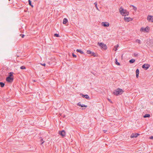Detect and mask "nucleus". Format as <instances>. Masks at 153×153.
<instances>
[{
	"instance_id": "nucleus-7",
	"label": "nucleus",
	"mask_w": 153,
	"mask_h": 153,
	"mask_svg": "<svg viewBox=\"0 0 153 153\" xmlns=\"http://www.w3.org/2000/svg\"><path fill=\"white\" fill-rule=\"evenodd\" d=\"M102 25L104 27H108L109 26V23L108 22H103L102 23Z\"/></svg>"
},
{
	"instance_id": "nucleus-17",
	"label": "nucleus",
	"mask_w": 153,
	"mask_h": 153,
	"mask_svg": "<svg viewBox=\"0 0 153 153\" xmlns=\"http://www.w3.org/2000/svg\"><path fill=\"white\" fill-rule=\"evenodd\" d=\"M135 61V60L134 59H132L129 60V62L130 63H133Z\"/></svg>"
},
{
	"instance_id": "nucleus-26",
	"label": "nucleus",
	"mask_w": 153,
	"mask_h": 153,
	"mask_svg": "<svg viewBox=\"0 0 153 153\" xmlns=\"http://www.w3.org/2000/svg\"><path fill=\"white\" fill-rule=\"evenodd\" d=\"M87 53L88 54H91V51L90 50H88L87 51Z\"/></svg>"
},
{
	"instance_id": "nucleus-6",
	"label": "nucleus",
	"mask_w": 153,
	"mask_h": 153,
	"mask_svg": "<svg viewBox=\"0 0 153 153\" xmlns=\"http://www.w3.org/2000/svg\"><path fill=\"white\" fill-rule=\"evenodd\" d=\"M150 66V65L148 64H145L143 65L142 68L145 70L147 69Z\"/></svg>"
},
{
	"instance_id": "nucleus-3",
	"label": "nucleus",
	"mask_w": 153,
	"mask_h": 153,
	"mask_svg": "<svg viewBox=\"0 0 153 153\" xmlns=\"http://www.w3.org/2000/svg\"><path fill=\"white\" fill-rule=\"evenodd\" d=\"M149 30L150 27L148 26H147L146 28L141 27L140 29V31L142 32L148 33L149 32Z\"/></svg>"
},
{
	"instance_id": "nucleus-18",
	"label": "nucleus",
	"mask_w": 153,
	"mask_h": 153,
	"mask_svg": "<svg viewBox=\"0 0 153 153\" xmlns=\"http://www.w3.org/2000/svg\"><path fill=\"white\" fill-rule=\"evenodd\" d=\"M94 4L95 5V6L96 8L97 9V10H99V9H98V8L97 7V3L96 2H95L94 3Z\"/></svg>"
},
{
	"instance_id": "nucleus-22",
	"label": "nucleus",
	"mask_w": 153,
	"mask_h": 153,
	"mask_svg": "<svg viewBox=\"0 0 153 153\" xmlns=\"http://www.w3.org/2000/svg\"><path fill=\"white\" fill-rule=\"evenodd\" d=\"M131 6H132L133 7V9L135 11H136L137 10V8L136 7H135V6L133 5H131Z\"/></svg>"
},
{
	"instance_id": "nucleus-1",
	"label": "nucleus",
	"mask_w": 153,
	"mask_h": 153,
	"mask_svg": "<svg viewBox=\"0 0 153 153\" xmlns=\"http://www.w3.org/2000/svg\"><path fill=\"white\" fill-rule=\"evenodd\" d=\"M119 11L120 14L123 16H128L129 14L128 12L126 10H124L122 7L120 8Z\"/></svg>"
},
{
	"instance_id": "nucleus-37",
	"label": "nucleus",
	"mask_w": 153,
	"mask_h": 153,
	"mask_svg": "<svg viewBox=\"0 0 153 153\" xmlns=\"http://www.w3.org/2000/svg\"><path fill=\"white\" fill-rule=\"evenodd\" d=\"M108 101H109V102H111V100H110V99H108Z\"/></svg>"
},
{
	"instance_id": "nucleus-10",
	"label": "nucleus",
	"mask_w": 153,
	"mask_h": 153,
	"mask_svg": "<svg viewBox=\"0 0 153 153\" xmlns=\"http://www.w3.org/2000/svg\"><path fill=\"white\" fill-rule=\"evenodd\" d=\"M6 80L8 82H11L13 81V78L10 76H8L6 78Z\"/></svg>"
},
{
	"instance_id": "nucleus-4",
	"label": "nucleus",
	"mask_w": 153,
	"mask_h": 153,
	"mask_svg": "<svg viewBox=\"0 0 153 153\" xmlns=\"http://www.w3.org/2000/svg\"><path fill=\"white\" fill-rule=\"evenodd\" d=\"M98 44L99 45V46H100L103 49L106 50L107 49V48L106 46L103 43H99V42H98Z\"/></svg>"
},
{
	"instance_id": "nucleus-27",
	"label": "nucleus",
	"mask_w": 153,
	"mask_h": 153,
	"mask_svg": "<svg viewBox=\"0 0 153 153\" xmlns=\"http://www.w3.org/2000/svg\"><path fill=\"white\" fill-rule=\"evenodd\" d=\"M136 74H139V71L138 69H137L136 71Z\"/></svg>"
},
{
	"instance_id": "nucleus-2",
	"label": "nucleus",
	"mask_w": 153,
	"mask_h": 153,
	"mask_svg": "<svg viewBox=\"0 0 153 153\" xmlns=\"http://www.w3.org/2000/svg\"><path fill=\"white\" fill-rule=\"evenodd\" d=\"M123 92L122 89L118 88L114 91L113 94L116 95H118L122 94Z\"/></svg>"
},
{
	"instance_id": "nucleus-31",
	"label": "nucleus",
	"mask_w": 153,
	"mask_h": 153,
	"mask_svg": "<svg viewBox=\"0 0 153 153\" xmlns=\"http://www.w3.org/2000/svg\"><path fill=\"white\" fill-rule=\"evenodd\" d=\"M72 56L74 57H75V58L76 57V56L73 53H72Z\"/></svg>"
},
{
	"instance_id": "nucleus-33",
	"label": "nucleus",
	"mask_w": 153,
	"mask_h": 153,
	"mask_svg": "<svg viewBox=\"0 0 153 153\" xmlns=\"http://www.w3.org/2000/svg\"><path fill=\"white\" fill-rule=\"evenodd\" d=\"M149 139H153V136H152L150 137Z\"/></svg>"
},
{
	"instance_id": "nucleus-25",
	"label": "nucleus",
	"mask_w": 153,
	"mask_h": 153,
	"mask_svg": "<svg viewBox=\"0 0 153 153\" xmlns=\"http://www.w3.org/2000/svg\"><path fill=\"white\" fill-rule=\"evenodd\" d=\"M20 69H26V67L24 66H22L20 67Z\"/></svg>"
},
{
	"instance_id": "nucleus-32",
	"label": "nucleus",
	"mask_w": 153,
	"mask_h": 153,
	"mask_svg": "<svg viewBox=\"0 0 153 153\" xmlns=\"http://www.w3.org/2000/svg\"><path fill=\"white\" fill-rule=\"evenodd\" d=\"M20 36H21V37L22 38H23L25 36L23 34H21L20 35Z\"/></svg>"
},
{
	"instance_id": "nucleus-24",
	"label": "nucleus",
	"mask_w": 153,
	"mask_h": 153,
	"mask_svg": "<svg viewBox=\"0 0 153 153\" xmlns=\"http://www.w3.org/2000/svg\"><path fill=\"white\" fill-rule=\"evenodd\" d=\"M29 4L32 7H33V6L31 4V1L30 0H28Z\"/></svg>"
},
{
	"instance_id": "nucleus-14",
	"label": "nucleus",
	"mask_w": 153,
	"mask_h": 153,
	"mask_svg": "<svg viewBox=\"0 0 153 153\" xmlns=\"http://www.w3.org/2000/svg\"><path fill=\"white\" fill-rule=\"evenodd\" d=\"M76 51L80 53L81 54H82L84 53L81 50L77 49Z\"/></svg>"
},
{
	"instance_id": "nucleus-30",
	"label": "nucleus",
	"mask_w": 153,
	"mask_h": 153,
	"mask_svg": "<svg viewBox=\"0 0 153 153\" xmlns=\"http://www.w3.org/2000/svg\"><path fill=\"white\" fill-rule=\"evenodd\" d=\"M13 73L12 72H10V76H10V77H11V76H13Z\"/></svg>"
},
{
	"instance_id": "nucleus-12",
	"label": "nucleus",
	"mask_w": 153,
	"mask_h": 153,
	"mask_svg": "<svg viewBox=\"0 0 153 153\" xmlns=\"http://www.w3.org/2000/svg\"><path fill=\"white\" fill-rule=\"evenodd\" d=\"M80 95L82 96V97H85V98H86L87 99H89V97L88 96L87 94L86 95H84L82 94H80Z\"/></svg>"
},
{
	"instance_id": "nucleus-9",
	"label": "nucleus",
	"mask_w": 153,
	"mask_h": 153,
	"mask_svg": "<svg viewBox=\"0 0 153 153\" xmlns=\"http://www.w3.org/2000/svg\"><path fill=\"white\" fill-rule=\"evenodd\" d=\"M124 19L125 21L127 22H129L132 20V19L130 17H124Z\"/></svg>"
},
{
	"instance_id": "nucleus-19",
	"label": "nucleus",
	"mask_w": 153,
	"mask_h": 153,
	"mask_svg": "<svg viewBox=\"0 0 153 153\" xmlns=\"http://www.w3.org/2000/svg\"><path fill=\"white\" fill-rule=\"evenodd\" d=\"M119 47L118 45H116L114 46V48H115V51H116L117 50V48Z\"/></svg>"
},
{
	"instance_id": "nucleus-21",
	"label": "nucleus",
	"mask_w": 153,
	"mask_h": 153,
	"mask_svg": "<svg viewBox=\"0 0 153 153\" xmlns=\"http://www.w3.org/2000/svg\"><path fill=\"white\" fill-rule=\"evenodd\" d=\"M150 117V115L149 114H146L143 117L144 118H146V117Z\"/></svg>"
},
{
	"instance_id": "nucleus-35",
	"label": "nucleus",
	"mask_w": 153,
	"mask_h": 153,
	"mask_svg": "<svg viewBox=\"0 0 153 153\" xmlns=\"http://www.w3.org/2000/svg\"><path fill=\"white\" fill-rule=\"evenodd\" d=\"M103 131L104 132V133H106L107 132V130H104Z\"/></svg>"
},
{
	"instance_id": "nucleus-20",
	"label": "nucleus",
	"mask_w": 153,
	"mask_h": 153,
	"mask_svg": "<svg viewBox=\"0 0 153 153\" xmlns=\"http://www.w3.org/2000/svg\"><path fill=\"white\" fill-rule=\"evenodd\" d=\"M0 85L1 87H3L4 85V84L2 82H0Z\"/></svg>"
},
{
	"instance_id": "nucleus-15",
	"label": "nucleus",
	"mask_w": 153,
	"mask_h": 153,
	"mask_svg": "<svg viewBox=\"0 0 153 153\" xmlns=\"http://www.w3.org/2000/svg\"><path fill=\"white\" fill-rule=\"evenodd\" d=\"M68 22V20L66 18H64L63 20V24H65Z\"/></svg>"
},
{
	"instance_id": "nucleus-13",
	"label": "nucleus",
	"mask_w": 153,
	"mask_h": 153,
	"mask_svg": "<svg viewBox=\"0 0 153 153\" xmlns=\"http://www.w3.org/2000/svg\"><path fill=\"white\" fill-rule=\"evenodd\" d=\"M77 105H79V106H81L82 107H87V105H81V103L80 102H79V103H78L77 104Z\"/></svg>"
},
{
	"instance_id": "nucleus-8",
	"label": "nucleus",
	"mask_w": 153,
	"mask_h": 153,
	"mask_svg": "<svg viewBox=\"0 0 153 153\" xmlns=\"http://www.w3.org/2000/svg\"><path fill=\"white\" fill-rule=\"evenodd\" d=\"M59 134L63 137H64L65 135V133L64 130L59 131Z\"/></svg>"
},
{
	"instance_id": "nucleus-36",
	"label": "nucleus",
	"mask_w": 153,
	"mask_h": 153,
	"mask_svg": "<svg viewBox=\"0 0 153 153\" xmlns=\"http://www.w3.org/2000/svg\"><path fill=\"white\" fill-rule=\"evenodd\" d=\"M138 75H139V74H136V77L137 78H138Z\"/></svg>"
},
{
	"instance_id": "nucleus-16",
	"label": "nucleus",
	"mask_w": 153,
	"mask_h": 153,
	"mask_svg": "<svg viewBox=\"0 0 153 153\" xmlns=\"http://www.w3.org/2000/svg\"><path fill=\"white\" fill-rule=\"evenodd\" d=\"M115 63L116 65H120V63L117 62V60L116 58L115 59Z\"/></svg>"
},
{
	"instance_id": "nucleus-23",
	"label": "nucleus",
	"mask_w": 153,
	"mask_h": 153,
	"mask_svg": "<svg viewBox=\"0 0 153 153\" xmlns=\"http://www.w3.org/2000/svg\"><path fill=\"white\" fill-rule=\"evenodd\" d=\"M136 42L138 43L139 44H140L141 43L140 40L138 39H137L136 40Z\"/></svg>"
},
{
	"instance_id": "nucleus-28",
	"label": "nucleus",
	"mask_w": 153,
	"mask_h": 153,
	"mask_svg": "<svg viewBox=\"0 0 153 153\" xmlns=\"http://www.w3.org/2000/svg\"><path fill=\"white\" fill-rule=\"evenodd\" d=\"M54 36L57 37H59V35L58 34L55 33L54 34Z\"/></svg>"
},
{
	"instance_id": "nucleus-5",
	"label": "nucleus",
	"mask_w": 153,
	"mask_h": 153,
	"mask_svg": "<svg viewBox=\"0 0 153 153\" xmlns=\"http://www.w3.org/2000/svg\"><path fill=\"white\" fill-rule=\"evenodd\" d=\"M147 19L149 22H153V16L148 15L147 17Z\"/></svg>"
},
{
	"instance_id": "nucleus-11",
	"label": "nucleus",
	"mask_w": 153,
	"mask_h": 153,
	"mask_svg": "<svg viewBox=\"0 0 153 153\" xmlns=\"http://www.w3.org/2000/svg\"><path fill=\"white\" fill-rule=\"evenodd\" d=\"M140 135L139 134H131V138H133L134 137H137L138 135Z\"/></svg>"
},
{
	"instance_id": "nucleus-29",
	"label": "nucleus",
	"mask_w": 153,
	"mask_h": 153,
	"mask_svg": "<svg viewBox=\"0 0 153 153\" xmlns=\"http://www.w3.org/2000/svg\"><path fill=\"white\" fill-rule=\"evenodd\" d=\"M40 141L42 143L41 144V145L44 142V141L43 140V139H41V140H40Z\"/></svg>"
},
{
	"instance_id": "nucleus-34",
	"label": "nucleus",
	"mask_w": 153,
	"mask_h": 153,
	"mask_svg": "<svg viewBox=\"0 0 153 153\" xmlns=\"http://www.w3.org/2000/svg\"><path fill=\"white\" fill-rule=\"evenodd\" d=\"M41 64L42 65H43V66H45V64L44 63L43 64Z\"/></svg>"
}]
</instances>
